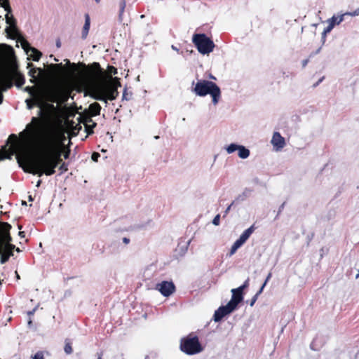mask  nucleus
Masks as SVG:
<instances>
[{
  "instance_id": "nucleus-1",
  "label": "nucleus",
  "mask_w": 359,
  "mask_h": 359,
  "mask_svg": "<svg viewBox=\"0 0 359 359\" xmlns=\"http://www.w3.org/2000/svg\"><path fill=\"white\" fill-rule=\"evenodd\" d=\"M22 133L21 156L25 172L41 177L53 175L58 165L61 174L68 170V165L62 163L65 136L59 124L32 117Z\"/></svg>"
},
{
  "instance_id": "nucleus-2",
  "label": "nucleus",
  "mask_w": 359,
  "mask_h": 359,
  "mask_svg": "<svg viewBox=\"0 0 359 359\" xmlns=\"http://www.w3.org/2000/svg\"><path fill=\"white\" fill-rule=\"evenodd\" d=\"M79 78L87 94L95 100L107 104V100H114L118 94L117 89L121 84L118 79L108 76L97 62L84 65Z\"/></svg>"
},
{
  "instance_id": "nucleus-3",
  "label": "nucleus",
  "mask_w": 359,
  "mask_h": 359,
  "mask_svg": "<svg viewBox=\"0 0 359 359\" xmlns=\"http://www.w3.org/2000/svg\"><path fill=\"white\" fill-rule=\"evenodd\" d=\"M11 226L6 222H0V263H6L11 256H13V250L20 252L21 250L11 243L12 238L10 235Z\"/></svg>"
},
{
  "instance_id": "nucleus-4",
  "label": "nucleus",
  "mask_w": 359,
  "mask_h": 359,
  "mask_svg": "<svg viewBox=\"0 0 359 359\" xmlns=\"http://www.w3.org/2000/svg\"><path fill=\"white\" fill-rule=\"evenodd\" d=\"M15 81L17 86L20 87L25 83V78L15 67L0 68V104L3 102L2 93L13 86L12 81Z\"/></svg>"
},
{
  "instance_id": "nucleus-5",
  "label": "nucleus",
  "mask_w": 359,
  "mask_h": 359,
  "mask_svg": "<svg viewBox=\"0 0 359 359\" xmlns=\"http://www.w3.org/2000/svg\"><path fill=\"white\" fill-rule=\"evenodd\" d=\"M194 85L193 92L198 96L204 97L210 95L214 105H216L221 97V90L214 82L208 80H199Z\"/></svg>"
},
{
  "instance_id": "nucleus-6",
  "label": "nucleus",
  "mask_w": 359,
  "mask_h": 359,
  "mask_svg": "<svg viewBox=\"0 0 359 359\" xmlns=\"http://www.w3.org/2000/svg\"><path fill=\"white\" fill-rule=\"evenodd\" d=\"M231 299L226 305L220 306L215 311L213 319L215 322L220 321L225 316L233 312L237 307L238 304L243 300V293L239 290H231Z\"/></svg>"
},
{
  "instance_id": "nucleus-7",
  "label": "nucleus",
  "mask_w": 359,
  "mask_h": 359,
  "mask_svg": "<svg viewBox=\"0 0 359 359\" xmlns=\"http://www.w3.org/2000/svg\"><path fill=\"white\" fill-rule=\"evenodd\" d=\"M180 349L187 355H195L203 351L198 338L191 334L181 339Z\"/></svg>"
},
{
  "instance_id": "nucleus-8",
  "label": "nucleus",
  "mask_w": 359,
  "mask_h": 359,
  "mask_svg": "<svg viewBox=\"0 0 359 359\" xmlns=\"http://www.w3.org/2000/svg\"><path fill=\"white\" fill-rule=\"evenodd\" d=\"M192 42L197 48L198 52L203 55L212 52L215 44L213 41L204 34H195Z\"/></svg>"
},
{
  "instance_id": "nucleus-9",
  "label": "nucleus",
  "mask_w": 359,
  "mask_h": 359,
  "mask_svg": "<svg viewBox=\"0 0 359 359\" xmlns=\"http://www.w3.org/2000/svg\"><path fill=\"white\" fill-rule=\"evenodd\" d=\"M3 6L5 10L8 12L6 15V22L8 25L6 27V31L9 35L10 37L13 39L18 38V30L15 26V20L12 15H9V13H11V7L9 6L8 0H4L3 2Z\"/></svg>"
},
{
  "instance_id": "nucleus-10",
  "label": "nucleus",
  "mask_w": 359,
  "mask_h": 359,
  "mask_svg": "<svg viewBox=\"0 0 359 359\" xmlns=\"http://www.w3.org/2000/svg\"><path fill=\"white\" fill-rule=\"evenodd\" d=\"M254 231V226H251L246 230H245L242 234L240 236L239 238L237 239L233 245L231 246V250H230V255H233L236 250L241 248L249 238L250 235Z\"/></svg>"
},
{
  "instance_id": "nucleus-11",
  "label": "nucleus",
  "mask_w": 359,
  "mask_h": 359,
  "mask_svg": "<svg viewBox=\"0 0 359 359\" xmlns=\"http://www.w3.org/2000/svg\"><path fill=\"white\" fill-rule=\"evenodd\" d=\"M156 289L164 297L170 296L175 290V285L171 281H162L156 285Z\"/></svg>"
},
{
  "instance_id": "nucleus-12",
  "label": "nucleus",
  "mask_w": 359,
  "mask_h": 359,
  "mask_svg": "<svg viewBox=\"0 0 359 359\" xmlns=\"http://www.w3.org/2000/svg\"><path fill=\"white\" fill-rule=\"evenodd\" d=\"M271 144L276 151H281L285 146V140L278 132H274L271 140Z\"/></svg>"
},
{
  "instance_id": "nucleus-13",
  "label": "nucleus",
  "mask_w": 359,
  "mask_h": 359,
  "mask_svg": "<svg viewBox=\"0 0 359 359\" xmlns=\"http://www.w3.org/2000/svg\"><path fill=\"white\" fill-rule=\"evenodd\" d=\"M20 41L22 48L25 50V51L27 53L29 52L31 53L30 56L32 57L33 60L38 61L40 59L41 56V53L40 51H39L34 48L31 47L29 46V43L22 38L20 39Z\"/></svg>"
},
{
  "instance_id": "nucleus-14",
  "label": "nucleus",
  "mask_w": 359,
  "mask_h": 359,
  "mask_svg": "<svg viewBox=\"0 0 359 359\" xmlns=\"http://www.w3.org/2000/svg\"><path fill=\"white\" fill-rule=\"evenodd\" d=\"M25 102H26V104H27V109H32L34 104H36V105H37V106H39L40 107V110L38 112V116L39 117H36L37 118L42 119L43 121H46H46H52L53 123H55L53 120L46 119V118H43L44 114H43V110L42 109V107H43V103L42 102H41V105H39V104H36L35 102L34 98H33V101L31 100L30 99H27L25 100Z\"/></svg>"
},
{
  "instance_id": "nucleus-15",
  "label": "nucleus",
  "mask_w": 359,
  "mask_h": 359,
  "mask_svg": "<svg viewBox=\"0 0 359 359\" xmlns=\"http://www.w3.org/2000/svg\"><path fill=\"white\" fill-rule=\"evenodd\" d=\"M29 76L32 78V83H36L40 78H42L43 76V71L40 68H34L32 67L29 72Z\"/></svg>"
},
{
  "instance_id": "nucleus-16",
  "label": "nucleus",
  "mask_w": 359,
  "mask_h": 359,
  "mask_svg": "<svg viewBox=\"0 0 359 359\" xmlns=\"http://www.w3.org/2000/svg\"><path fill=\"white\" fill-rule=\"evenodd\" d=\"M6 146L2 147L0 149V161L4 159H11L15 153V147L12 146L8 150H6Z\"/></svg>"
},
{
  "instance_id": "nucleus-17",
  "label": "nucleus",
  "mask_w": 359,
  "mask_h": 359,
  "mask_svg": "<svg viewBox=\"0 0 359 359\" xmlns=\"http://www.w3.org/2000/svg\"><path fill=\"white\" fill-rule=\"evenodd\" d=\"M25 90L30 95H32L33 98H34L35 102L36 104L41 105V99L35 87L27 86L25 88Z\"/></svg>"
},
{
  "instance_id": "nucleus-18",
  "label": "nucleus",
  "mask_w": 359,
  "mask_h": 359,
  "mask_svg": "<svg viewBox=\"0 0 359 359\" xmlns=\"http://www.w3.org/2000/svg\"><path fill=\"white\" fill-rule=\"evenodd\" d=\"M90 25V19L88 14L85 15V23L82 29L81 36L83 39H86L88 36Z\"/></svg>"
},
{
  "instance_id": "nucleus-19",
  "label": "nucleus",
  "mask_w": 359,
  "mask_h": 359,
  "mask_svg": "<svg viewBox=\"0 0 359 359\" xmlns=\"http://www.w3.org/2000/svg\"><path fill=\"white\" fill-rule=\"evenodd\" d=\"M238 156L241 159H246L250 155V150L245 146L241 144L240 148L237 151Z\"/></svg>"
},
{
  "instance_id": "nucleus-20",
  "label": "nucleus",
  "mask_w": 359,
  "mask_h": 359,
  "mask_svg": "<svg viewBox=\"0 0 359 359\" xmlns=\"http://www.w3.org/2000/svg\"><path fill=\"white\" fill-rule=\"evenodd\" d=\"M101 109L100 105L97 102H94L89 106V111L91 116H97L100 114Z\"/></svg>"
},
{
  "instance_id": "nucleus-21",
  "label": "nucleus",
  "mask_w": 359,
  "mask_h": 359,
  "mask_svg": "<svg viewBox=\"0 0 359 359\" xmlns=\"http://www.w3.org/2000/svg\"><path fill=\"white\" fill-rule=\"evenodd\" d=\"M241 144L236 143H231L225 146L224 149L228 154H231L235 151H237L240 148Z\"/></svg>"
},
{
  "instance_id": "nucleus-22",
  "label": "nucleus",
  "mask_w": 359,
  "mask_h": 359,
  "mask_svg": "<svg viewBox=\"0 0 359 359\" xmlns=\"http://www.w3.org/2000/svg\"><path fill=\"white\" fill-rule=\"evenodd\" d=\"M334 27V22H328V26L324 29L323 32V39L325 40V37H326V35L327 33L330 32L331 30L333 29V27Z\"/></svg>"
},
{
  "instance_id": "nucleus-23",
  "label": "nucleus",
  "mask_w": 359,
  "mask_h": 359,
  "mask_svg": "<svg viewBox=\"0 0 359 359\" xmlns=\"http://www.w3.org/2000/svg\"><path fill=\"white\" fill-rule=\"evenodd\" d=\"M344 15H341L337 17L333 16L328 20V22H334V25H339L344 20Z\"/></svg>"
},
{
  "instance_id": "nucleus-24",
  "label": "nucleus",
  "mask_w": 359,
  "mask_h": 359,
  "mask_svg": "<svg viewBox=\"0 0 359 359\" xmlns=\"http://www.w3.org/2000/svg\"><path fill=\"white\" fill-rule=\"evenodd\" d=\"M249 285V278H247V280L244 282V283L241 285L240 287L235 288V290H239L243 293V291L245 288L248 287Z\"/></svg>"
},
{
  "instance_id": "nucleus-25",
  "label": "nucleus",
  "mask_w": 359,
  "mask_h": 359,
  "mask_svg": "<svg viewBox=\"0 0 359 359\" xmlns=\"http://www.w3.org/2000/svg\"><path fill=\"white\" fill-rule=\"evenodd\" d=\"M69 91L63 92L62 93V95H61L60 102H65L66 101H67V100L69 98Z\"/></svg>"
},
{
  "instance_id": "nucleus-26",
  "label": "nucleus",
  "mask_w": 359,
  "mask_h": 359,
  "mask_svg": "<svg viewBox=\"0 0 359 359\" xmlns=\"http://www.w3.org/2000/svg\"><path fill=\"white\" fill-rule=\"evenodd\" d=\"M32 359H44V355L42 351H38L33 356Z\"/></svg>"
},
{
  "instance_id": "nucleus-27",
  "label": "nucleus",
  "mask_w": 359,
  "mask_h": 359,
  "mask_svg": "<svg viewBox=\"0 0 359 359\" xmlns=\"http://www.w3.org/2000/svg\"><path fill=\"white\" fill-rule=\"evenodd\" d=\"M64 349H65V352L67 354H70L72 352V346H71V344L69 343H66Z\"/></svg>"
},
{
  "instance_id": "nucleus-28",
  "label": "nucleus",
  "mask_w": 359,
  "mask_h": 359,
  "mask_svg": "<svg viewBox=\"0 0 359 359\" xmlns=\"http://www.w3.org/2000/svg\"><path fill=\"white\" fill-rule=\"evenodd\" d=\"M219 221H220V216H219V215H217L212 220V224L215 226H218L219 224Z\"/></svg>"
},
{
  "instance_id": "nucleus-29",
  "label": "nucleus",
  "mask_w": 359,
  "mask_h": 359,
  "mask_svg": "<svg viewBox=\"0 0 359 359\" xmlns=\"http://www.w3.org/2000/svg\"><path fill=\"white\" fill-rule=\"evenodd\" d=\"M344 15H350V16H356V15H359V7H358L356 10H355V11H352V12L346 13H345Z\"/></svg>"
},
{
  "instance_id": "nucleus-30",
  "label": "nucleus",
  "mask_w": 359,
  "mask_h": 359,
  "mask_svg": "<svg viewBox=\"0 0 359 359\" xmlns=\"http://www.w3.org/2000/svg\"><path fill=\"white\" fill-rule=\"evenodd\" d=\"M100 156V154L97 153V152H94L93 154H92V156H91V158L93 161H98V158Z\"/></svg>"
},
{
  "instance_id": "nucleus-31",
  "label": "nucleus",
  "mask_w": 359,
  "mask_h": 359,
  "mask_svg": "<svg viewBox=\"0 0 359 359\" xmlns=\"http://www.w3.org/2000/svg\"><path fill=\"white\" fill-rule=\"evenodd\" d=\"M125 7H126V2H125V1H123L121 4L120 15H121L123 13Z\"/></svg>"
},
{
  "instance_id": "nucleus-32",
  "label": "nucleus",
  "mask_w": 359,
  "mask_h": 359,
  "mask_svg": "<svg viewBox=\"0 0 359 359\" xmlns=\"http://www.w3.org/2000/svg\"><path fill=\"white\" fill-rule=\"evenodd\" d=\"M259 296H257V294H255V295L252 298L251 301H250V306H253L254 304H255L256 301L257 300V298H258Z\"/></svg>"
},
{
  "instance_id": "nucleus-33",
  "label": "nucleus",
  "mask_w": 359,
  "mask_h": 359,
  "mask_svg": "<svg viewBox=\"0 0 359 359\" xmlns=\"http://www.w3.org/2000/svg\"><path fill=\"white\" fill-rule=\"evenodd\" d=\"M266 282H264L263 283V285H262V287H260V289L259 290V291L256 293L257 294V296H259L262 292H263V290L264 288V287L266 286Z\"/></svg>"
},
{
  "instance_id": "nucleus-34",
  "label": "nucleus",
  "mask_w": 359,
  "mask_h": 359,
  "mask_svg": "<svg viewBox=\"0 0 359 359\" xmlns=\"http://www.w3.org/2000/svg\"><path fill=\"white\" fill-rule=\"evenodd\" d=\"M109 74H116V69H115L113 67H109Z\"/></svg>"
},
{
  "instance_id": "nucleus-35",
  "label": "nucleus",
  "mask_w": 359,
  "mask_h": 359,
  "mask_svg": "<svg viewBox=\"0 0 359 359\" xmlns=\"http://www.w3.org/2000/svg\"><path fill=\"white\" fill-rule=\"evenodd\" d=\"M69 154H70V151L69 149L65 151L63 153L64 158L65 159H67L69 158Z\"/></svg>"
},
{
  "instance_id": "nucleus-36",
  "label": "nucleus",
  "mask_w": 359,
  "mask_h": 359,
  "mask_svg": "<svg viewBox=\"0 0 359 359\" xmlns=\"http://www.w3.org/2000/svg\"><path fill=\"white\" fill-rule=\"evenodd\" d=\"M16 136L15 135H10L9 138L7 140V144H9V142H10V140H13V141H15L16 140Z\"/></svg>"
},
{
  "instance_id": "nucleus-37",
  "label": "nucleus",
  "mask_w": 359,
  "mask_h": 359,
  "mask_svg": "<svg viewBox=\"0 0 359 359\" xmlns=\"http://www.w3.org/2000/svg\"><path fill=\"white\" fill-rule=\"evenodd\" d=\"M36 308H34L32 311H28V312H27V314H28L29 316H32V315H34V312L36 311Z\"/></svg>"
},
{
  "instance_id": "nucleus-38",
  "label": "nucleus",
  "mask_w": 359,
  "mask_h": 359,
  "mask_svg": "<svg viewBox=\"0 0 359 359\" xmlns=\"http://www.w3.org/2000/svg\"><path fill=\"white\" fill-rule=\"evenodd\" d=\"M271 273H269L268 274V276H267V277H266V278L265 281H264V282H266V284H267V282L269 280V279L271 278Z\"/></svg>"
},
{
  "instance_id": "nucleus-39",
  "label": "nucleus",
  "mask_w": 359,
  "mask_h": 359,
  "mask_svg": "<svg viewBox=\"0 0 359 359\" xmlns=\"http://www.w3.org/2000/svg\"><path fill=\"white\" fill-rule=\"evenodd\" d=\"M18 235H19L20 237L24 238L25 237V232L24 231H20Z\"/></svg>"
},
{
  "instance_id": "nucleus-40",
  "label": "nucleus",
  "mask_w": 359,
  "mask_h": 359,
  "mask_svg": "<svg viewBox=\"0 0 359 359\" xmlns=\"http://www.w3.org/2000/svg\"><path fill=\"white\" fill-rule=\"evenodd\" d=\"M86 128L87 133L88 134H90L93 133L92 129L90 130L88 126H86Z\"/></svg>"
},
{
  "instance_id": "nucleus-41",
  "label": "nucleus",
  "mask_w": 359,
  "mask_h": 359,
  "mask_svg": "<svg viewBox=\"0 0 359 359\" xmlns=\"http://www.w3.org/2000/svg\"><path fill=\"white\" fill-rule=\"evenodd\" d=\"M309 60H304L303 62H302V65L303 67H305L307 63H308Z\"/></svg>"
},
{
  "instance_id": "nucleus-42",
  "label": "nucleus",
  "mask_w": 359,
  "mask_h": 359,
  "mask_svg": "<svg viewBox=\"0 0 359 359\" xmlns=\"http://www.w3.org/2000/svg\"><path fill=\"white\" fill-rule=\"evenodd\" d=\"M171 47H172V49H173L174 50H176V51H178V50H178V48H176L175 46H173V45H172Z\"/></svg>"
},
{
  "instance_id": "nucleus-43",
  "label": "nucleus",
  "mask_w": 359,
  "mask_h": 359,
  "mask_svg": "<svg viewBox=\"0 0 359 359\" xmlns=\"http://www.w3.org/2000/svg\"><path fill=\"white\" fill-rule=\"evenodd\" d=\"M41 180H39V181L37 182V183H36V186L37 187H39L40 186V184H41Z\"/></svg>"
},
{
  "instance_id": "nucleus-44",
  "label": "nucleus",
  "mask_w": 359,
  "mask_h": 359,
  "mask_svg": "<svg viewBox=\"0 0 359 359\" xmlns=\"http://www.w3.org/2000/svg\"><path fill=\"white\" fill-rule=\"evenodd\" d=\"M57 46L59 48L60 47V41H57V43H56Z\"/></svg>"
},
{
  "instance_id": "nucleus-45",
  "label": "nucleus",
  "mask_w": 359,
  "mask_h": 359,
  "mask_svg": "<svg viewBox=\"0 0 359 359\" xmlns=\"http://www.w3.org/2000/svg\"><path fill=\"white\" fill-rule=\"evenodd\" d=\"M123 241H124L125 243H128L129 241H128V239H127V238H124V239H123Z\"/></svg>"
},
{
  "instance_id": "nucleus-46",
  "label": "nucleus",
  "mask_w": 359,
  "mask_h": 359,
  "mask_svg": "<svg viewBox=\"0 0 359 359\" xmlns=\"http://www.w3.org/2000/svg\"><path fill=\"white\" fill-rule=\"evenodd\" d=\"M95 1L97 3V4H100L101 0H95Z\"/></svg>"
},
{
  "instance_id": "nucleus-47",
  "label": "nucleus",
  "mask_w": 359,
  "mask_h": 359,
  "mask_svg": "<svg viewBox=\"0 0 359 359\" xmlns=\"http://www.w3.org/2000/svg\"><path fill=\"white\" fill-rule=\"evenodd\" d=\"M32 320H29L28 321V325H32Z\"/></svg>"
},
{
  "instance_id": "nucleus-48",
  "label": "nucleus",
  "mask_w": 359,
  "mask_h": 359,
  "mask_svg": "<svg viewBox=\"0 0 359 359\" xmlns=\"http://www.w3.org/2000/svg\"><path fill=\"white\" fill-rule=\"evenodd\" d=\"M97 359H102V355H99Z\"/></svg>"
},
{
  "instance_id": "nucleus-49",
  "label": "nucleus",
  "mask_w": 359,
  "mask_h": 359,
  "mask_svg": "<svg viewBox=\"0 0 359 359\" xmlns=\"http://www.w3.org/2000/svg\"><path fill=\"white\" fill-rule=\"evenodd\" d=\"M29 201H32V196H29Z\"/></svg>"
},
{
  "instance_id": "nucleus-50",
  "label": "nucleus",
  "mask_w": 359,
  "mask_h": 359,
  "mask_svg": "<svg viewBox=\"0 0 359 359\" xmlns=\"http://www.w3.org/2000/svg\"><path fill=\"white\" fill-rule=\"evenodd\" d=\"M32 67V65L31 64H28V67Z\"/></svg>"
},
{
  "instance_id": "nucleus-51",
  "label": "nucleus",
  "mask_w": 359,
  "mask_h": 359,
  "mask_svg": "<svg viewBox=\"0 0 359 359\" xmlns=\"http://www.w3.org/2000/svg\"><path fill=\"white\" fill-rule=\"evenodd\" d=\"M21 228H22V226L19 225L18 229H20Z\"/></svg>"
},
{
  "instance_id": "nucleus-52",
  "label": "nucleus",
  "mask_w": 359,
  "mask_h": 359,
  "mask_svg": "<svg viewBox=\"0 0 359 359\" xmlns=\"http://www.w3.org/2000/svg\"><path fill=\"white\" fill-rule=\"evenodd\" d=\"M96 126V123H93V127H95Z\"/></svg>"
},
{
  "instance_id": "nucleus-53",
  "label": "nucleus",
  "mask_w": 359,
  "mask_h": 359,
  "mask_svg": "<svg viewBox=\"0 0 359 359\" xmlns=\"http://www.w3.org/2000/svg\"><path fill=\"white\" fill-rule=\"evenodd\" d=\"M17 278H20V276L18 274H17Z\"/></svg>"
},
{
  "instance_id": "nucleus-54",
  "label": "nucleus",
  "mask_w": 359,
  "mask_h": 359,
  "mask_svg": "<svg viewBox=\"0 0 359 359\" xmlns=\"http://www.w3.org/2000/svg\"><path fill=\"white\" fill-rule=\"evenodd\" d=\"M358 277H359V273H358V274H357V276H356V278H358Z\"/></svg>"
}]
</instances>
